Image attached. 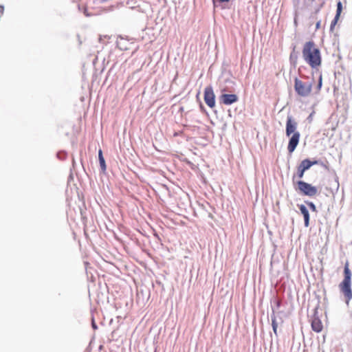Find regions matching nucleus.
Here are the masks:
<instances>
[{"label": "nucleus", "mask_w": 352, "mask_h": 352, "mask_svg": "<svg viewBox=\"0 0 352 352\" xmlns=\"http://www.w3.org/2000/svg\"><path fill=\"white\" fill-rule=\"evenodd\" d=\"M75 164H76L75 160L73 158V160H72V165H73L74 167L75 166Z\"/></svg>", "instance_id": "24"}, {"label": "nucleus", "mask_w": 352, "mask_h": 352, "mask_svg": "<svg viewBox=\"0 0 352 352\" xmlns=\"http://www.w3.org/2000/svg\"><path fill=\"white\" fill-rule=\"evenodd\" d=\"M312 84L311 82H304L302 80L295 78L294 89L298 95L302 97H306L311 91Z\"/></svg>", "instance_id": "4"}, {"label": "nucleus", "mask_w": 352, "mask_h": 352, "mask_svg": "<svg viewBox=\"0 0 352 352\" xmlns=\"http://www.w3.org/2000/svg\"><path fill=\"white\" fill-rule=\"evenodd\" d=\"M290 58H294V56H292V54H291Z\"/></svg>", "instance_id": "25"}, {"label": "nucleus", "mask_w": 352, "mask_h": 352, "mask_svg": "<svg viewBox=\"0 0 352 352\" xmlns=\"http://www.w3.org/2000/svg\"><path fill=\"white\" fill-rule=\"evenodd\" d=\"M342 10V4L341 1H339L337 3V10H336V16H337V17H340Z\"/></svg>", "instance_id": "14"}, {"label": "nucleus", "mask_w": 352, "mask_h": 352, "mask_svg": "<svg viewBox=\"0 0 352 352\" xmlns=\"http://www.w3.org/2000/svg\"><path fill=\"white\" fill-rule=\"evenodd\" d=\"M297 126L298 123L296 120L292 116L288 115L285 126V135L290 137L287 145V150L290 154L295 151L300 141V134L296 130Z\"/></svg>", "instance_id": "1"}, {"label": "nucleus", "mask_w": 352, "mask_h": 352, "mask_svg": "<svg viewBox=\"0 0 352 352\" xmlns=\"http://www.w3.org/2000/svg\"><path fill=\"white\" fill-rule=\"evenodd\" d=\"M297 184L299 190L306 196L314 197L318 192V190L316 186H314L304 181H298Z\"/></svg>", "instance_id": "5"}, {"label": "nucleus", "mask_w": 352, "mask_h": 352, "mask_svg": "<svg viewBox=\"0 0 352 352\" xmlns=\"http://www.w3.org/2000/svg\"><path fill=\"white\" fill-rule=\"evenodd\" d=\"M318 161H311L309 159L303 160L298 166L297 175L299 178H302L304 173L309 169L313 165L317 164Z\"/></svg>", "instance_id": "6"}, {"label": "nucleus", "mask_w": 352, "mask_h": 352, "mask_svg": "<svg viewBox=\"0 0 352 352\" xmlns=\"http://www.w3.org/2000/svg\"><path fill=\"white\" fill-rule=\"evenodd\" d=\"M335 183H336V189L338 190V188H339V182H338V177H336V179H335Z\"/></svg>", "instance_id": "21"}, {"label": "nucleus", "mask_w": 352, "mask_h": 352, "mask_svg": "<svg viewBox=\"0 0 352 352\" xmlns=\"http://www.w3.org/2000/svg\"><path fill=\"white\" fill-rule=\"evenodd\" d=\"M305 204L309 207V208H310V210L311 211L317 212L316 206V205L313 202L309 201H306Z\"/></svg>", "instance_id": "15"}, {"label": "nucleus", "mask_w": 352, "mask_h": 352, "mask_svg": "<svg viewBox=\"0 0 352 352\" xmlns=\"http://www.w3.org/2000/svg\"><path fill=\"white\" fill-rule=\"evenodd\" d=\"M126 5L130 9H136L138 12H144V7L148 6V3L144 2L143 0H127Z\"/></svg>", "instance_id": "8"}, {"label": "nucleus", "mask_w": 352, "mask_h": 352, "mask_svg": "<svg viewBox=\"0 0 352 352\" xmlns=\"http://www.w3.org/2000/svg\"><path fill=\"white\" fill-rule=\"evenodd\" d=\"M316 29H318V28H319V27H320V22H318V23H316Z\"/></svg>", "instance_id": "23"}, {"label": "nucleus", "mask_w": 352, "mask_h": 352, "mask_svg": "<svg viewBox=\"0 0 352 352\" xmlns=\"http://www.w3.org/2000/svg\"><path fill=\"white\" fill-rule=\"evenodd\" d=\"M321 87H322V75H320V77H319V81H318V89H320Z\"/></svg>", "instance_id": "19"}, {"label": "nucleus", "mask_w": 352, "mask_h": 352, "mask_svg": "<svg viewBox=\"0 0 352 352\" xmlns=\"http://www.w3.org/2000/svg\"><path fill=\"white\" fill-rule=\"evenodd\" d=\"M276 305H277V307H279L280 305V301H277L276 302Z\"/></svg>", "instance_id": "22"}, {"label": "nucleus", "mask_w": 352, "mask_h": 352, "mask_svg": "<svg viewBox=\"0 0 352 352\" xmlns=\"http://www.w3.org/2000/svg\"><path fill=\"white\" fill-rule=\"evenodd\" d=\"M298 207L303 215L305 226L308 227L309 226V213L307 207L303 204L298 205Z\"/></svg>", "instance_id": "10"}, {"label": "nucleus", "mask_w": 352, "mask_h": 352, "mask_svg": "<svg viewBox=\"0 0 352 352\" xmlns=\"http://www.w3.org/2000/svg\"><path fill=\"white\" fill-rule=\"evenodd\" d=\"M302 56L312 68H316L321 64L320 52L315 47L314 41L305 43L302 49Z\"/></svg>", "instance_id": "2"}, {"label": "nucleus", "mask_w": 352, "mask_h": 352, "mask_svg": "<svg viewBox=\"0 0 352 352\" xmlns=\"http://www.w3.org/2000/svg\"><path fill=\"white\" fill-rule=\"evenodd\" d=\"M230 0H212L213 4L215 6L217 3H228Z\"/></svg>", "instance_id": "18"}, {"label": "nucleus", "mask_w": 352, "mask_h": 352, "mask_svg": "<svg viewBox=\"0 0 352 352\" xmlns=\"http://www.w3.org/2000/svg\"><path fill=\"white\" fill-rule=\"evenodd\" d=\"M204 101L209 107H214L215 95L211 86H208L204 89Z\"/></svg>", "instance_id": "7"}, {"label": "nucleus", "mask_w": 352, "mask_h": 352, "mask_svg": "<svg viewBox=\"0 0 352 352\" xmlns=\"http://www.w3.org/2000/svg\"><path fill=\"white\" fill-rule=\"evenodd\" d=\"M221 102L226 105H230L238 100V96L236 94H223L220 96Z\"/></svg>", "instance_id": "9"}, {"label": "nucleus", "mask_w": 352, "mask_h": 352, "mask_svg": "<svg viewBox=\"0 0 352 352\" xmlns=\"http://www.w3.org/2000/svg\"><path fill=\"white\" fill-rule=\"evenodd\" d=\"M98 159H99V163L101 168V170L104 172L106 170V164L105 160L104 159L102 151V150H99L98 151Z\"/></svg>", "instance_id": "12"}, {"label": "nucleus", "mask_w": 352, "mask_h": 352, "mask_svg": "<svg viewBox=\"0 0 352 352\" xmlns=\"http://www.w3.org/2000/svg\"><path fill=\"white\" fill-rule=\"evenodd\" d=\"M323 325L318 317H314L311 320V329L314 331L319 333L322 330Z\"/></svg>", "instance_id": "11"}, {"label": "nucleus", "mask_w": 352, "mask_h": 352, "mask_svg": "<svg viewBox=\"0 0 352 352\" xmlns=\"http://www.w3.org/2000/svg\"><path fill=\"white\" fill-rule=\"evenodd\" d=\"M344 278L340 284V288L344 296L346 298V303L352 298L351 289V272L349 267V263L346 262L344 267Z\"/></svg>", "instance_id": "3"}, {"label": "nucleus", "mask_w": 352, "mask_h": 352, "mask_svg": "<svg viewBox=\"0 0 352 352\" xmlns=\"http://www.w3.org/2000/svg\"><path fill=\"white\" fill-rule=\"evenodd\" d=\"M67 153L65 151H59L57 153V157L59 160H63L66 158Z\"/></svg>", "instance_id": "16"}, {"label": "nucleus", "mask_w": 352, "mask_h": 352, "mask_svg": "<svg viewBox=\"0 0 352 352\" xmlns=\"http://www.w3.org/2000/svg\"><path fill=\"white\" fill-rule=\"evenodd\" d=\"M338 19H339V17H337V16H335L333 20L331 21V25H330V30L331 31L333 30L334 26L336 25Z\"/></svg>", "instance_id": "17"}, {"label": "nucleus", "mask_w": 352, "mask_h": 352, "mask_svg": "<svg viewBox=\"0 0 352 352\" xmlns=\"http://www.w3.org/2000/svg\"><path fill=\"white\" fill-rule=\"evenodd\" d=\"M271 319H272V326L273 329L274 333L277 335V327L278 324L276 322V318L274 314V310L272 309V314L271 315Z\"/></svg>", "instance_id": "13"}, {"label": "nucleus", "mask_w": 352, "mask_h": 352, "mask_svg": "<svg viewBox=\"0 0 352 352\" xmlns=\"http://www.w3.org/2000/svg\"><path fill=\"white\" fill-rule=\"evenodd\" d=\"M290 58H294V56H292V54H291Z\"/></svg>", "instance_id": "26"}, {"label": "nucleus", "mask_w": 352, "mask_h": 352, "mask_svg": "<svg viewBox=\"0 0 352 352\" xmlns=\"http://www.w3.org/2000/svg\"><path fill=\"white\" fill-rule=\"evenodd\" d=\"M91 326L94 329H98V327H97L94 318H92Z\"/></svg>", "instance_id": "20"}]
</instances>
